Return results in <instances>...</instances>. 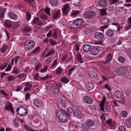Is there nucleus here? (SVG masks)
Segmentation results:
<instances>
[{
	"instance_id": "052dcab7",
	"label": "nucleus",
	"mask_w": 131,
	"mask_h": 131,
	"mask_svg": "<svg viewBox=\"0 0 131 131\" xmlns=\"http://www.w3.org/2000/svg\"><path fill=\"white\" fill-rule=\"evenodd\" d=\"M119 103L121 104H124L125 102V100L124 99H122L121 100L117 101Z\"/></svg>"
},
{
	"instance_id": "dca6fc26",
	"label": "nucleus",
	"mask_w": 131,
	"mask_h": 131,
	"mask_svg": "<svg viewBox=\"0 0 131 131\" xmlns=\"http://www.w3.org/2000/svg\"><path fill=\"white\" fill-rule=\"evenodd\" d=\"M86 125L89 127H91L94 125V122L91 119H88L85 121Z\"/></svg>"
},
{
	"instance_id": "774afa93",
	"label": "nucleus",
	"mask_w": 131,
	"mask_h": 131,
	"mask_svg": "<svg viewBox=\"0 0 131 131\" xmlns=\"http://www.w3.org/2000/svg\"><path fill=\"white\" fill-rule=\"evenodd\" d=\"M52 36L53 37H54L55 39H57V32H56L54 31L52 34Z\"/></svg>"
},
{
	"instance_id": "f704fd0d",
	"label": "nucleus",
	"mask_w": 131,
	"mask_h": 131,
	"mask_svg": "<svg viewBox=\"0 0 131 131\" xmlns=\"http://www.w3.org/2000/svg\"><path fill=\"white\" fill-rule=\"evenodd\" d=\"M88 74L90 77L93 78L96 75V73L95 72H94L93 71H91L90 72H89Z\"/></svg>"
},
{
	"instance_id": "8fccbe9b",
	"label": "nucleus",
	"mask_w": 131,
	"mask_h": 131,
	"mask_svg": "<svg viewBox=\"0 0 131 131\" xmlns=\"http://www.w3.org/2000/svg\"><path fill=\"white\" fill-rule=\"evenodd\" d=\"M14 125L15 127H18L19 125V124L16 120L14 121Z\"/></svg>"
},
{
	"instance_id": "a18cd8bd",
	"label": "nucleus",
	"mask_w": 131,
	"mask_h": 131,
	"mask_svg": "<svg viewBox=\"0 0 131 131\" xmlns=\"http://www.w3.org/2000/svg\"><path fill=\"white\" fill-rule=\"evenodd\" d=\"M7 63L3 64L2 66L0 67V70H4L7 66Z\"/></svg>"
},
{
	"instance_id": "49530a36",
	"label": "nucleus",
	"mask_w": 131,
	"mask_h": 131,
	"mask_svg": "<svg viewBox=\"0 0 131 131\" xmlns=\"http://www.w3.org/2000/svg\"><path fill=\"white\" fill-rule=\"evenodd\" d=\"M15 79V78L14 76L11 75L9 76L7 78V79L8 81L14 80Z\"/></svg>"
},
{
	"instance_id": "1a4fd4ad",
	"label": "nucleus",
	"mask_w": 131,
	"mask_h": 131,
	"mask_svg": "<svg viewBox=\"0 0 131 131\" xmlns=\"http://www.w3.org/2000/svg\"><path fill=\"white\" fill-rule=\"evenodd\" d=\"M99 49L97 46L93 47V48L91 51V54L93 55H95L97 54L99 51Z\"/></svg>"
},
{
	"instance_id": "37998d69",
	"label": "nucleus",
	"mask_w": 131,
	"mask_h": 131,
	"mask_svg": "<svg viewBox=\"0 0 131 131\" xmlns=\"http://www.w3.org/2000/svg\"><path fill=\"white\" fill-rule=\"evenodd\" d=\"M62 10L63 11H68L69 10L68 6L67 4L65 5L62 8Z\"/></svg>"
},
{
	"instance_id": "09e8293b",
	"label": "nucleus",
	"mask_w": 131,
	"mask_h": 131,
	"mask_svg": "<svg viewBox=\"0 0 131 131\" xmlns=\"http://www.w3.org/2000/svg\"><path fill=\"white\" fill-rule=\"evenodd\" d=\"M104 103L101 102L100 104V106L101 108V110L103 112L104 110Z\"/></svg>"
},
{
	"instance_id": "9d476101",
	"label": "nucleus",
	"mask_w": 131,
	"mask_h": 131,
	"mask_svg": "<svg viewBox=\"0 0 131 131\" xmlns=\"http://www.w3.org/2000/svg\"><path fill=\"white\" fill-rule=\"evenodd\" d=\"M98 3L100 6L102 7H106L107 4L106 0H99L98 1Z\"/></svg>"
},
{
	"instance_id": "603ef678",
	"label": "nucleus",
	"mask_w": 131,
	"mask_h": 131,
	"mask_svg": "<svg viewBox=\"0 0 131 131\" xmlns=\"http://www.w3.org/2000/svg\"><path fill=\"white\" fill-rule=\"evenodd\" d=\"M119 131H126V128L123 126H120L119 128Z\"/></svg>"
},
{
	"instance_id": "c85d7f7f",
	"label": "nucleus",
	"mask_w": 131,
	"mask_h": 131,
	"mask_svg": "<svg viewBox=\"0 0 131 131\" xmlns=\"http://www.w3.org/2000/svg\"><path fill=\"white\" fill-rule=\"evenodd\" d=\"M34 104L38 107H40L42 104V103L39 100H36L34 102Z\"/></svg>"
},
{
	"instance_id": "aec40b11",
	"label": "nucleus",
	"mask_w": 131,
	"mask_h": 131,
	"mask_svg": "<svg viewBox=\"0 0 131 131\" xmlns=\"http://www.w3.org/2000/svg\"><path fill=\"white\" fill-rule=\"evenodd\" d=\"M60 12V10L59 9L55 11L52 14L53 18L54 19L57 18L59 16Z\"/></svg>"
},
{
	"instance_id": "864d4df0",
	"label": "nucleus",
	"mask_w": 131,
	"mask_h": 131,
	"mask_svg": "<svg viewBox=\"0 0 131 131\" xmlns=\"http://www.w3.org/2000/svg\"><path fill=\"white\" fill-rule=\"evenodd\" d=\"M62 71V69L58 67L57 69L56 70V73L57 74H60Z\"/></svg>"
},
{
	"instance_id": "393cba45",
	"label": "nucleus",
	"mask_w": 131,
	"mask_h": 131,
	"mask_svg": "<svg viewBox=\"0 0 131 131\" xmlns=\"http://www.w3.org/2000/svg\"><path fill=\"white\" fill-rule=\"evenodd\" d=\"M19 110L20 112H22V111H23V112H24L25 111L27 110V109L26 107L23 106H20L17 108L16 110V112L18 113V112Z\"/></svg>"
},
{
	"instance_id": "ea45409f",
	"label": "nucleus",
	"mask_w": 131,
	"mask_h": 131,
	"mask_svg": "<svg viewBox=\"0 0 131 131\" xmlns=\"http://www.w3.org/2000/svg\"><path fill=\"white\" fill-rule=\"evenodd\" d=\"M61 81L64 83H67L69 81L68 79L66 78H62L61 79Z\"/></svg>"
},
{
	"instance_id": "e2e57ef3",
	"label": "nucleus",
	"mask_w": 131,
	"mask_h": 131,
	"mask_svg": "<svg viewBox=\"0 0 131 131\" xmlns=\"http://www.w3.org/2000/svg\"><path fill=\"white\" fill-rule=\"evenodd\" d=\"M108 26V25H105L101 27V30L102 31H104V29L105 28H107Z\"/></svg>"
},
{
	"instance_id": "b1692460",
	"label": "nucleus",
	"mask_w": 131,
	"mask_h": 131,
	"mask_svg": "<svg viewBox=\"0 0 131 131\" xmlns=\"http://www.w3.org/2000/svg\"><path fill=\"white\" fill-rule=\"evenodd\" d=\"M125 124L126 126L128 128L131 127V118L129 119H126L125 122Z\"/></svg>"
},
{
	"instance_id": "4c0bfd02",
	"label": "nucleus",
	"mask_w": 131,
	"mask_h": 131,
	"mask_svg": "<svg viewBox=\"0 0 131 131\" xmlns=\"http://www.w3.org/2000/svg\"><path fill=\"white\" fill-rule=\"evenodd\" d=\"M49 78V75H47L45 77H43L41 78V77L39 76V77L37 78V80H44L46 79H47Z\"/></svg>"
},
{
	"instance_id": "0e129e2a",
	"label": "nucleus",
	"mask_w": 131,
	"mask_h": 131,
	"mask_svg": "<svg viewBox=\"0 0 131 131\" xmlns=\"http://www.w3.org/2000/svg\"><path fill=\"white\" fill-rule=\"evenodd\" d=\"M11 68L12 67L10 66V64H9L7 68L5 69V70L6 71H9L10 70Z\"/></svg>"
},
{
	"instance_id": "3c124183",
	"label": "nucleus",
	"mask_w": 131,
	"mask_h": 131,
	"mask_svg": "<svg viewBox=\"0 0 131 131\" xmlns=\"http://www.w3.org/2000/svg\"><path fill=\"white\" fill-rule=\"evenodd\" d=\"M40 17L41 19L44 20H46L47 19V16L44 14L41 15H40Z\"/></svg>"
},
{
	"instance_id": "79ce46f5",
	"label": "nucleus",
	"mask_w": 131,
	"mask_h": 131,
	"mask_svg": "<svg viewBox=\"0 0 131 131\" xmlns=\"http://www.w3.org/2000/svg\"><path fill=\"white\" fill-rule=\"evenodd\" d=\"M39 18L38 17H37L36 18L34 19L32 21V24L33 25L36 24L37 23V22L39 20Z\"/></svg>"
},
{
	"instance_id": "a211bd4d",
	"label": "nucleus",
	"mask_w": 131,
	"mask_h": 131,
	"mask_svg": "<svg viewBox=\"0 0 131 131\" xmlns=\"http://www.w3.org/2000/svg\"><path fill=\"white\" fill-rule=\"evenodd\" d=\"M86 89L88 90H90L93 89L94 87V84L90 82L87 83L86 85Z\"/></svg>"
},
{
	"instance_id": "412c9836",
	"label": "nucleus",
	"mask_w": 131,
	"mask_h": 131,
	"mask_svg": "<svg viewBox=\"0 0 131 131\" xmlns=\"http://www.w3.org/2000/svg\"><path fill=\"white\" fill-rule=\"evenodd\" d=\"M106 34L108 36L112 37L114 35L113 31L110 29H109L106 31Z\"/></svg>"
},
{
	"instance_id": "39448f33",
	"label": "nucleus",
	"mask_w": 131,
	"mask_h": 131,
	"mask_svg": "<svg viewBox=\"0 0 131 131\" xmlns=\"http://www.w3.org/2000/svg\"><path fill=\"white\" fill-rule=\"evenodd\" d=\"M83 23V20L82 19L78 18L75 19L73 22L74 26L79 27Z\"/></svg>"
},
{
	"instance_id": "f8f14e48",
	"label": "nucleus",
	"mask_w": 131,
	"mask_h": 131,
	"mask_svg": "<svg viewBox=\"0 0 131 131\" xmlns=\"http://www.w3.org/2000/svg\"><path fill=\"white\" fill-rule=\"evenodd\" d=\"M73 114L76 117L79 118H80L81 117L82 115L80 111L78 109H76L73 112Z\"/></svg>"
},
{
	"instance_id": "7ed1b4c3",
	"label": "nucleus",
	"mask_w": 131,
	"mask_h": 131,
	"mask_svg": "<svg viewBox=\"0 0 131 131\" xmlns=\"http://www.w3.org/2000/svg\"><path fill=\"white\" fill-rule=\"evenodd\" d=\"M114 72L119 75H123L126 73L127 71L125 68L124 67H120L116 68Z\"/></svg>"
},
{
	"instance_id": "338daca9",
	"label": "nucleus",
	"mask_w": 131,
	"mask_h": 131,
	"mask_svg": "<svg viewBox=\"0 0 131 131\" xmlns=\"http://www.w3.org/2000/svg\"><path fill=\"white\" fill-rule=\"evenodd\" d=\"M65 101L63 100L62 102L60 103V104L63 107H65L66 106V105L65 104H63V103H64Z\"/></svg>"
},
{
	"instance_id": "0eeeda50",
	"label": "nucleus",
	"mask_w": 131,
	"mask_h": 131,
	"mask_svg": "<svg viewBox=\"0 0 131 131\" xmlns=\"http://www.w3.org/2000/svg\"><path fill=\"white\" fill-rule=\"evenodd\" d=\"M83 100L86 103L88 104H91L93 102V101L92 98L88 95L85 96L84 97Z\"/></svg>"
},
{
	"instance_id": "4be33fe9",
	"label": "nucleus",
	"mask_w": 131,
	"mask_h": 131,
	"mask_svg": "<svg viewBox=\"0 0 131 131\" xmlns=\"http://www.w3.org/2000/svg\"><path fill=\"white\" fill-rule=\"evenodd\" d=\"M50 4L54 7L58 5L57 0H49Z\"/></svg>"
},
{
	"instance_id": "f257e3e1",
	"label": "nucleus",
	"mask_w": 131,
	"mask_h": 131,
	"mask_svg": "<svg viewBox=\"0 0 131 131\" xmlns=\"http://www.w3.org/2000/svg\"><path fill=\"white\" fill-rule=\"evenodd\" d=\"M66 113L64 109H62V110L56 111V115L60 122L64 123L67 122V118Z\"/></svg>"
},
{
	"instance_id": "4d7b16f0",
	"label": "nucleus",
	"mask_w": 131,
	"mask_h": 131,
	"mask_svg": "<svg viewBox=\"0 0 131 131\" xmlns=\"http://www.w3.org/2000/svg\"><path fill=\"white\" fill-rule=\"evenodd\" d=\"M45 11L46 13L49 15H50V9L49 8H47L45 9Z\"/></svg>"
},
{
	"instance_id": "2eb2a0df",
	"label": "nucleus",
	"mask_w": 131,
	"mask_h": 131,
	"mask_svg": "<svg viewBox=\"0 0 131 131\" xmlns=\"http://www.w3.org/2000/svg\"><path fill=\"white\" fill-rule=\"evenodd\" d=\"M112 57L111 54H109L106 58V60L105 61H102V63L105 64L108 63L112 60Z\"/></svg>"
},
{
	"instance_id": "bf43d9fd",
	"label": "nucleus",
	"mask_w": 131,
	"mask_h": 131,
	"mask_svg": "<svg viewBox=\"0 0 131 131\" xmlns=\"http://www.w3.org/2000/svg\"><path fill=\"white\" fill-rule=\"evenodd\" d=\"M111 4H113L118 3L119 1L118 0H110Z\"/></svg>"
},
{
	"instance_id": "c756f323",
	"label": "nucleus",
	"mask_w": 131,
	"mask_h": 131,
	"mask_svg": "<svg viewBox=\"0 0 131 131\" xmlns=\"http://www.w3.org/2000/svg\"><path fill=\"white\" fill-rule=\"evenodd\" d=\"M107 9L109 10H108L107 8L101 9L100 11V14L101 15H104L107 14V13H106Z\"/></svg>"
},
{
	"instance_id": "9b49d317",
	"label": "nucleus",
	"mask_w": 131,
	"mask_h": 131,
	"mask_svg": "<svg viewBox=\"0 0 131 131\" xmlns=\"http://www.w3.org/2000/svg\"><path fill=\"white\" fill-rule=\"evenodd\" d=\"M114 95L115 97L118 99H122L123 97V95L119 91H116L114 93Z\"/></svg>"
},
{
	"instance_id": "bb28decb",
	"label": "nucleus",
	"mask_w": 131,
	"mask_h": 131,
	"mask_svg": "<svg viewBox=\"0 0 131 131\" xmlns=\"http://www.w3.org/2000/svg\"><path fill=\"white\" fill-rule=\"evenodd\" d=\"M81 127L85 131H89L90 130L89 127L86 125L85 124L83 123L81 124Z\"/></svg>"
},
{
	"instance_id": "2f4dec72",
	"label": "nucleus",
	"mask_w": 131,
	"mask_h": 131,
	"mask_svg": "<svg viewBox=\"0 0 131 131\" xmlns=\"http://www.w3.org/2000/svg\"><path fill=\"white\" fill-rule=\"evenodd\" d=\"M118 61L121 63H124L125 61V58L122 56H119L118 58Z\"/></svg>"
},
{
	"instance_id": "e433bc0d",
	"label": "nucleus",
	"mask_w": 131,
	"mask_h": 131,
	"mask_svg": "<svg viewBox=\"0 0 131 131\" xmlns=\"http://www.w3.org/2000/svg\"><path fill=\"white\" fill-rule=\"evenodd\" d=\"M67 111H65L66 112V114L67 113L68 114L69 113H72L73 112V110L72 108L70 107H69L67 108Z\"/></svg>"
},
{
	"instance_id": "5701e85b",
	"label": "nucleus",
	"mask_w": 131,
	"mask_h": 131,
	"mask_svg": "<svg viewBox=\"0 0 131 131\" xmlns=\"http://www.w3.org/2000/svg\"><path fill=\"white\" fill-rule=\"evenodd\" d=\"M6 8L0 7V17L2 18L3 17L5 11L6 10Z\"/></svg>"
},
{
	"instance_id": "6e6d98bb",
	"label": "nucleus",
	"mask_w": 131,
	"mask_h": 131,
	"mask_svg": "<svg viewBox=\"0 0 131 131\" xmlns=\"http://www.w3.org/2000/svg\"><path fill=\"white\" fill-rule=\"evenodd\" d=\"M24 127L25 129L28 131H29L31 129L29 126L26 124H25L24 125Z\"/></svg>"
},
{
	"instance_id": "69168bd1",
	"label": "nucleus",
	"mask_w": 131,
	"mask_h": 131,
	"mask_svg": "<svg viewBox=\"0 0 131 131\" xmlns=\"http://www.w3.org/2000/svg\"><path fill=\"white\" fill-rule=\"evenodd\" d=\"M106 123L109 125H111L112 124L111 119H109V120H107L106 122Z\"/></svg>"
},
{
	"instance_id": "a19ab883",
	"label": "nucleus",
	"mask_w": 131,
	"mask_h": 131,
	"mask_svg": "<svg viewBox=\"0 0 131 131\" xmlns=\"http://www.w3.org/2000/svg\"><path fill=\"white\" fill-rule=\"evenodd\" d=\"M77 57L78 61L80 63L82 62L81 55L79 53L77 54Z\"/></svg>"
},
{
	"instance_id": "de8ad7c7",
	"label": "nucleus",
	"mask_w": 131,
	"mask_h": 131,
	"mask_svg": "<svg viewBox=\"0 0 131 131\" xmlns=\"http://www.w3.org/2000/svg\"><path fill=\"white\" fill-rule=\"evenodd\" d=\"M48 68V67L47 66H45L43 69H42L40 70V72L41 73H43L47 71Z\"/></svg>"
},
{
	"instance_id": "4468645a",
	"label": "nucleus",
	"mask_w": 131,
	"mask_h": 131,
	"mask_svg": "<svg viewBox=\"0 0 131 131\" xmlns=\"http://www.w3.org/2000/svg\"><path fill=\"white\" fill-rule=\"evenodd\" d=\"M110 20L109 18L106 17L102 18L101 20V22L102 24L107 25L109 22Z\"/></svg>"
},
{
	"instance_id": "6e6552de",
	"label": "nucleus",
	"mask_w": 131,
	"mask_h": 131,
	"mask_svg": "<svg viewBox=\"0 0 131 131\" xmlns=\"http://www.w3.org/2000/svg\"><path fill=\"white\" fill-rule=\"evenodd\" d=\"M31 29V28L29 26H26L24 27L23 29V31L24 34L25 35V37H26L29 36V35L27 33H29Z\"/></svg>"
},
{
	"instance_id": "c9c22d12",
	"label": "nucleus",
	"mask_w": 131,
	"mask_h": 131,
	"mask_svg": "<svg viewBox=\"0 0 131 131\" xmlns=\"http://www.w3.org/2000/svg\"><path fill=\"white\" fill-rule=\"evenodd\" d=\"M20 113H17V114H18L20 116H26L28 112L27 110L25 111L23 113V112H20Z\"/></svg>"
},
{
	"instance_id": "cd10ccee",
	"label": "nucleus",
	"mask_w": 131,
	"mask_h": 131,
	"mask_svg": "<svg viewBox=\"0 0 131 131\" xmlns=\"http://www.w3.org/2000/svg\"><path fill=\"white\" fill-rule=\"evenodd\" d=\"M5 23L6 26L8 28L10 27L12 25L11 21L8 20H6Z\"/></svg>"
},
{
	"instance_id": "c03bdc74",
	"label": "nucleus",
	"mask_w": 131,
	"mask_h": 131,
	"mask_svg": "<svg viewBox=\"0 0 131 131\" xmlns=\"http://www.w3.org/2000/svg\"><path fill=\"white\" fill-rule=\"evenodd\" d=\"M80 12V11H74L72 13V16H74L79 14Z\"/></svg>"
},
{
	"instance_id": "f03ea898",
	"label": "nucleus",
	"mask_w": 131,
	"mask_h": 131,
	"mask_svg": "<svg viewBox=\"0 0 131 131\" xmlns=\"http://www.w3.org/2000/svg\"><path fill=\"white\" fill-rule=\"evenodd\" d=\"M35 46V42L32 40H27L24 43V48L26 50H31Z\"/></svg>"
},
{
	"instance_id": "72a5a7b5",
	"label": "nucleus",
	"mask_w": 131,
	"mask_h": 131,
	"mask_svg": "<svg viewBox=\"0 0 131 131\" xmlns=\"http://www.w3.org/2000/svg\"><path fill=\"white\" fill-rule=\"evenodd\" d=\"M40 48L39 47H37L32 51V52L34 53H36L40 51Z\"/></svg>"
},
{
	"instance_id": "680f3d73",
	"label": "nucleus",
	"mask_w": 131,
	"mask_h": 131,
	"mask_svg": "<svg viewBox=\"0 0 131 131\" xmlns=\"http://www.w3.org/2000/svg\"><path fill=\"white\" fill-rule=\"evenodd\" d=\"M30 94L28 93H27L25 96V100H28L30 98Z\"/></svg>"
},
{
	"instance_id": "13d9d810",
	"label": "nucleus",
	"mask_w": 131,
	"mask_h": 131,
	"mask_svg": "<svg viewBox=\"0 0 131 131\" xmlns=\"http://www.w3.org/2000/svg\"><path fill=\"white\" fill-rule=\"evenodd\" d=\"M41 67V65L40 63L36 66L35 68V70L36 71L40 67Z\"/></svg>"
},
{
	"instance_id": "6ab92c4d",
	"label": "nucleus",
	"mask_w": 131,
	"mask_h": 131,
	"mask_svg": "<svg viewBox=\"0 0 131 131\" xmlns=\"http://www.w3.org/2000/svg\"><path fill=\"white\" fill-rule=\"evenodd\" d=\"M94 37L98 39H101L103 37V34L99 32L96 33L95 34Z\"/></svg>"
},
{
	"instance_id": "423d86ee",
	"label": "nucleus",
	"mask_w": 131,
	"mask_h": 131,
	"mask_svg": "<svg viewBox=\"0 0 131 131\" xmlns=\"http://www.w3.org/2000/svg\"><path fill=\"white\" fill-rule=\"evenodd\" d=\"M59 91V86L57 85L55 86H53L50 88V92L52 94H57Z\"/></svg>"
},
{
	"instance_id": "ddd939ff",
	"label": "nucleus",
	"mask_w": 131,
	"mask_h": 131,
	"mask_svg": "<svg viewBox=\"0 0 131 131\" xmlns=\"http://www.w3.org/2000/svg\"><path fill=\"white\" fill-rule=\"evenodd\" d=\"M83 50L86 52H89L92 49V47L88 45H84L83 46Z\"/></svg>"
},
{
	"instance_id": "f3484780",
	"label": "nucleus",
	"mask_w": 131,
	"mask_h": 131,
	"mask_svg": "<svg viewBox=\"0 0 131 131\" xmlns=\"http://www.w3.org/2000/svg\"><path fill=\"white\" fill-rule=\"evenodd\" d=\"M8 16L10 18L14 20H16L17 18L16 15L12 12H9L8 14Z\"/></svg>"
},
{
	"instance_id": "473e14b6",
	"label": "nucleus",
	"mask_w": 131,
	"mask_h": 131,
	"mask_svg": "<svg viewBox=\"0 0 131 131\" xmlns=\"http://www.w3.org/2000/svg\"><path fill=\"white\" fill-rule=\"evenodd\" d=\"M8 48V46L5 45L3 46L2 48L1 49V50L2 53H4L5 52V50Z\"/></svg>"
},
{
	"instance_id": "7c9ffc66",
	"label": "nucleus",
	"mask_w": 131,
	"mask_h": 131,
	"mask_svg": "<svg viewBox=\"0 0 131 131\" xmlns=\"http://www.w3.org/2000/svg\"><path fill=\"white\" fill-rule=\"evenodd\" d=\"M57 43V42L52 39H49V45L52 46H54Z\"/></svg>"
},
{
	"instance_id": "a878e982",
	"label": "nucleus",
	"mask_w": 131,
	"mask_h": 131,
	"mask_svg": "<svg viewBox=\"0 0 131 131\" xmlns=\"http://www.w3.org/2000/svg\"><path fill=\"white\" fill-rule=\"evenodd\" d=\"M120 115L122 117L125 118L127 116L128 112L126 111H122L121 112Z\"/></svg>"
},
{
	"instance_id": "5fc2aeb1",
	"label": "nucleus",
	"mask_w": 131,
	"mask_h": 131,
	"mask_svg": "<svg viewBox=\"0 0 131 131\" xmlns=\"http://www.w3.org/2000/svg\"><path fill=\"white\" fill-rule=\"evenodd\" d=\"M26 19L27 20H29L30 19L31 15L29 13L27 12L26 13Z\"/></svg>"
},
{
	"instance_id": "58836bf2",
	"label": "nucleus",
	"mask_w": 131,
	"mask_h": 131,
	"mask_svg": "<svg viewBox=\"0 0 131 131\" xmlns=\"http://www.w3.org/2000/svg\"><path fill=\"white\" fill-rule=\"evenodd\" d=\"M12 73H14L15 74H17L19 72V71L18 69L16 67H14L13 71Z\"/></svg>"
},
{
	"instance_id": "20e7f679",
	"label": "nucleus",
	"mask_w": 131,
	"mask_h": 131,
	"mask_svg": "<svg viewBox=\"0 0 131 131\" xmlns=\"http://www.w3.org/2000/svg\"><path fill=\"white\" fill-rule=\"evenodd\" d=\"M95 14V13L93 12L87 11L84 14L83 16L85 18L90 19L93 17Z\"/></svg>"
}]
</instances>
